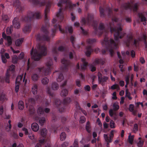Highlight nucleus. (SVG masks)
Segmentation results:
<instances>
[{
	"instance_id": "21",
	"label": "nucleus",
	"mask_w": 147,
	"mask_h": 147,
	"mask_svg": "<svg viewBox=\"0 0 147 147\" xmlns=\"http://www.w3.org/2000/svg\"><path fill=\"white\" fill-rule=\"evenodd\" d=\"M138 15L139 18H141V21L143 22V24L145 25L146 24V18L143 16L142 13H138Z\"/></svg>"
},
{
	"instance_id": "16",
	"label": "nucleus",
	"mask_w": 147,
	"mask_h": 147,
	"mask_svg": "<svg viewBox=\"0 0 147 147\" xmlns=\"http://www.w3.org/2000/svg\"><path fill=\"white\" fill-rule=\"evenodd\" d=\"M65 48L62 46H60L59 47L58 49V50H57L56 48H53L52 50V51L53 53L56 55L58 54V51H61V52H65Z\"/></svg>"
},
{
	"instance_id": "43",
	"label": "nucleus",
	"mask_w": 147,
	"mask_h": 147,
	"mask_svg": "<svg viewBox=\"0 0 147 147\" xmlns=\"http://www.w3.org/2000/svg\"><path fill=\"white\" fill-rule=\"evenodd\" d=\"M18 59V58L16 55H14L12 58V61L13 63H17Z\"/></svg>"
},
{
	"instance_id": "57",
	"label": "nucleus",
	"mask_w": 147,
	"mask_h": 147,
	"mask_svg": "<svg viewBox=\"0 0 147 147\" xmlns=\"http://www.w3.org/2000/svg\"><path fill=\"white\" fill-rule=\"evenodd\" d=\"M19 84H20L16 83V86L15 87V91L16 92H18L19 91Z\"/></svg>"
},
{
	"instance_id": "11",
	"label": "nucleus",
	"mask_w": 147,
	"mask_h": 147,
	"mask_svg": "<svg viewBox=\"0 0 147 147\" xmlns=\"http://www.w3.org/2000/svg\"><path fill=\"white\" fill-rule=\"evenodd\" d=\"M35 103L34 99L32 98H29L28 100V102H26V104L27 105V107L29 106V112L30 114L32 116H35L36 114V111L33 106Z\"/></svg>"
},
{
	"instance_id": "18",
	"label": "nucleus",
	"mask_w": 147,
	"mask_h": 147,
	"mask_svg": "<svg viewBox=\"0 0 147 147\" xmlns=\"http://www.w3.org/2000/svg\"><path fill=\"white\" fill-rule=\"evenodd\" d=\"M12 23L13 26L15 28L18 29L20 28V25L18 18H15L13 20Z\"/></svg>"
},
{
	"instance_id": "37",
	"label": "nucleus",
	"mask_w": 147,
	"mask_h": 147,
	"mask_svg": "<svg viewBox=\"0 0 147 147\" xmlns=\"http://www.w3.org/2000/svg\"><path fill=\"white\" fill-rule=\"evenodd\" d=\"M45 121V119L44 117H41L39 119V124L41 126L43 125Z\"/></svg>"
},
{
	"instance_id": "4",
	"label": "nucleus",
	"mask_w": 147,
	"mask_h": 147,
	"mask_svg": "<svg viewBox=\"0 0 147 147\" xmlns=\"http://www.w3.org/2000/svg\"><path fill=\"white\" fill-rule=\"evenodd\" d=\"M41 18V13L39 11H36L34 13L33 12L29 11L26 16H22L20 18L21 21L28 24L23 28V32L25 33L30 32L31 30L32 23L34 20L35 19H39Z\"/></svg>"
},
{
	"instance_id": "61",
	"label": "nucleus",
	"mask_w": 147,
	"mask_h": 147,
	"mask_svg": "<svg viewBox=\"0 0 147 147\" xmlns=\"http://www.w3.org/2000/svg\"><path fill=\"white\" fill-rule=\"evenodd\" d=\"M74 147H78V141L77 139H75L74 143Z\"/></svg>"
},
{
	"instance_id": "33",
	"label": "nucleus",
	"mask_w": 147,
	"mask_h": 147,
	"mask_svg": "<svg viewBox=\"0 0 147 147\" xmlns=\"http://www.w3.org/2000/svg\"><path fill=\"white\" fill-rule=\"evenodd\" d=\"M2 19L3 20L5 23H7L9 21V18L7 15H3Z\"/></svg>"
},
{
	"instance_id": "62",
	"label": "nucleus",
	"mask_w": 147,
	"mask_h": 147,
	"mask_svg": "<svg viewBox=\"0 0 147 147\" xmlns=\"http://www.w3.org/2000/svg\"><path fill=\"white\" fill-rule=\"evenodd\" d=\"M134 105L132 104H130L129 105V110L131 111L132 112L134 109Z\"/></svg>"
},
{
	"instance_id": "3",
	"label": "nucleus",
	"mask_w": 147,
	"mask_h": 147,
	"mask_svg": "<svg viewBox=\"0 0 147 147\" xmlns=\"http://www.w3.org/2000/svg\"><path fill=\"white\" fill-rule=\"evenodd\" d=\"M34 5L40 6L45 5L46 4V8L45 10V25H43L41 28L42 33H38L36 36V40L38 41L42 42L44 41H49L50 40L49 36V32L48 28L49 24L48 22L47 15L50 12V8L51 6L52 2L46 0H29Z\"/></svg>"
},
{
	"instance_id": "53",
	"label": "nucleus",
	"mask_w": 147,
	"mask_h": 147,
	"mask_svg": "<svg viewBox=\"0 0 147 147\" xmlns=\"http://www.w3.org/2000/svg\"><path fill=\"white\" fill-rule=\"evenodd\" d=\"M111 88L113 90L115 89L116 88L118 90L119 89V86L118 85L114 84L111 87Z\"/></svg>"
},
{
	"instance_id": "30",
	"label": "nucleus",
	"mask_w": 147,
	"mask_h": 147,
	"mask_svg": "<svg viewBox=\"0 0 147 147\" xmlns=\"http://www.w3.org/2000/svg\"><path fill=\"white\" fill-rule=\"evenodd\" d=\"M134 135H131V133L129 134V136H128V139L129 140V142L131 144H132L134 141Z\"/></svg>"
},
{
	"instance_id": "48",
	"label": "nucleus",
	"mask_w": 147,
	"mask_h": 147,
	"mask_svg": "<svg viewBox=\"0 0 147 147\" xmlns=\"http://www.w3.org/2000/svg\"><path fill=\"white\" fill-rule=\"evenodd\" d=\"M15 65L12 64L9 67V70L11 71H15Z\"/></svg>"
},
{
	"instance_id": "59",
	"label": "nucleus",
	"mask_w": 147,
	"mask_h": 147,
	"mask_svg": "<svg viewBox=\"0 0 147 147\" xmlns=\"http://www.w3.org/2000/svg\"><path fill=\"white\" fill-rule=\"evenodd\" d=\"M74 51L70 52L69 54V57L70 59H72L74 57Z\"/></svg>"
},
{
	"instance_id": "49",
	"label": "nucleus",
	"mask_w": 147,
	"mask_h": 147,
	"mask_svg": "<svg viewBox=\"0 0 147 147\" xmlns=\"http://www.w3.org/2000/svg\"><path fill=\"white\" fill-rule=\"evenodd\" d=\"M113 109L115 111H117L119 108V106L116 103H114L113 105Z\"/></svg>"
},
{
	"instance_id": "40",
	"label": "nucleus",
	"mask_w": 147,
	"mask_h": 147,
	"mask_svg": "<svg viewBox=\"0 0 147 147\" xmlns=\"http://www.w3.org/2000/svg\"><path fill=\"white\" fill-rule=\"evenodd\" d=\"M47 94H49V96L52 97L53 96V93L52 92L49 87L48 86L47 87Z\"/></svg>"
},
{
	"instance_id": "8",
	"label": "nucleus",
	"mask_w": 147,
	"mask_h": 147,
	"mask_svg": "<svg viewBox=\"0 0 147 147\" xmlns=\"http://www.w3.org/2000/svg\"><path fill=\"white\" fill-rule=\"evenodd\" d=\"M47 130L46 128H42L40 131V134L43 137L42 139L39 140V144H36L35 147H41V145L44 144L45 147H51L50 141L49 138L46 140L45 138L47 135Z\"/></svg>"
},
{
	"instance_id": "52",
	"label": "nucleus",
	"mask_w": 147,
	"mask_h": 147,
	"mask_svg": "<svg viewBox=\"0 0 147 147\" xmlns=\"http://www.w3.org/2000/svg\"><path fill=\"white\" fill-rule=\"evenodd\" d=\"M1 58L3 63H6L7 60L5 57L4 55L3 54H1Z\"/></svg>"
},
{
	"instance_id": "41",
	"label": "nucleus",
	"mask_w": 147,
	"mask_h": 147,
	"mask_svg": "<svg viewBox=\"0 0 147 147\" xmlns=\"http://www.w3.org/2000/svg\"><path fill=\"white\" fill-rule=\"evenodd\" d=\"M37 112L38 115H40L43 113L44 110L41 107H39L37 109Z\"/></svg>"
},
{
	"instance_id": "60",
	"label": "nucleus",
	"mask_w": 147,
	"mask_h": 147,
	"mask_svg": "<svg viewBox=\"0 0 147 147\" xmlns=\"http://www.w3.org/2000/svg\"><path fill=\"white\" fill-rule=\"evenodd\" d=\"M76 85L78 87H80L81 86V83L80 80L77 79L76 81Z\"/></svg>"
},
{
	"instance_id": "42",
	"label": "nucleus",
	"mask_w": 147,
	"mask_h": 147,
	"mask_svg": "<svg viewBox=\"0 0 147 147\" xmlns=\"http://www.w3.org/2000/svg\"><path fill=\"white\" fill-rule=\"evenodd\" d=\"M12 26H11L9 27H8L6 30L7 34H11L12 32Z\"/></svg>"
},
{
	"instance_id": "39",
	"label": "nucleus",
	"mask_w": 147,
	"mask_h": 147,
	"mask_svg": "<svg viewBox=\"0 0 147 147\" xmlns=\"http://www.w3.org/2000/svg\"><path fill=\"white\" fill-rule=\"evenodd\" d=\"M104 138L106 141L107 142H111L112 141V139H110V138H109H109L108 136H107V135L104 134Z\"/></svg>"
},
{
	"instance_id": "63",
	"label": "nucleus",
	"mask_w": 147,
	"mask_h": 147,
	"mask_svg": "<svg viewBox=\"0 0 147 147\" xmlns=\"http://www.w3.org/2000/svg\"><path fill=\"white\" fill-rule=\"evenodd\" d=\"M24 57V53L23 52H22L19 55L18 57L20 59H23Z\"/></svg>"
},
{
	"instance_id": "58",
	"label": "nucleus",
	"mask_w": 147,
	"mask_h": 147,
	"mask_svg": "<svg viewBox=\"0 0 147 147\" xmlns=\"http://www.w3.org/2000/svg\"><path fill=\"white\" fill-rule=\"evenodd\" d=\"M125 96L128 97V99L131 100L132 99L131 97L130 96L129 93L127 91H126Z\"/></svg>"
},
{
	"instance_id": "9",
	"label": "nucleus",
	"mask_w": 147,
	"mask_h": 147,
	"mask_svg": "<svg viewBox=\"0 0 147 147\" xmlns=\"http://www.w3.org/2000/svg\"><path fill=\"white\" fill-rule=\"evenodd\" d=\"M71 101V99L69 97L64 99L63 103H61L59 99H56L55 100V104L56 107L58 109L59 111L60 112H63L65 111L66 105L70 102Z\"/></svg>"
},
{
	"instance_id": "35",
	"label": "nucleus",
	"mask_w": 147,
	"mask_h": 147,
	"mask_svg": "<svg viewBox=\"0 0 147 147\" xmlns=\"http://www.w3.org/2000/svg\"><path fill=\"white\" fill-rule=\"evenodd\" d=\"M66 135L64 132H62L60 135V140L61 141H63L66 138Z\"/></svg>"
},
{
	"instance_id": "51",
	"label": "nucleus",
	"mask_w": 147,
	"mask_h": 147,
	"mask_svg": "<svg viewBox=\"0 0 147 147\" xmlns=\"http://www.w3.org/2000/svg\"><path fill=\"white\" fill-rule=\"evenodd\" d=\"M129 75H128L125 76V81L126 82V84H128L129 83Z\"/></svg>"
},
{
	"instance_id": "64",
	"label": "nucleus",
	"mask_w": 147,
	"mask_h": 147,
	"mask_svg": "<svg viewBox=\"0 0 147 147\" xmlns=\"http://www.w3.org/2000/svg\"><path fill=\"white\" fill-rule=\"evenodd\" d=\"M84 89L86 91H89L90 90V87L89 85H86L84 87Z\"/></svg>"
},
{
	"instance_id": "7",
	"label": "nucleus",
	"mask_w": 147,
	"mask_h": 147,
	"mask_svg": "<svg viewBox=\"0 0 147 147\" xmlns=\"http://www.w3.org/2000/svg\"><path fill=\"white\" fill-rule=\"evenodd\" d=\"M105 62V59H96L92 63L88 65V62L83 58V70L86 69L88 66L91 71H94L96 70V65L99 64L103 65Z\"/></svg>"
},
{
	"instance_id": "36",
	"label": "nucleus",
	"mask_w": 147,
	"mask_h": 147,
	"mask_svg": "<svg viewBox=\"0 0 147 147\" xmlns=\"http://www.w3.org/2000/svg\"><path fill=\"white\" fill-rule=\"evenodd\" d=\"M64 79V77L62 74L60 73L59 75L58 78L57 79V81L58 82H61Z\"/></svg>"
},
{
	"instance_id": "1",
	"label": "nucleus",
	"mask_w": 147,
	"mask_h": 147,
	"mask_svg": "<svg viewBox=\"0 0 147 147\" xmlns=\"http://www.w3.org/2000/svg\"><path fill=\"white\" fill-rule=\"evenodd\" d=\"M99 11L100 16L101 18L105 17L106 13L109 16L111 17L112 18L111 22L107 24L101 23L98 30V22L97 21L94 20V14L89 13L86 19L83 18V24L87 23L94 26V31L93 34L94 36L97 35L100 36L102 34H103L104 38L101 41V43L102 46L105 47L106 50H102V53L104 54L106 51H108L109 52L110 55L112 56L114 54L113 49H117L118 40L119 39L122 38L125 34L122 32L123 26L121 23L122 22L124 19L118 20L113 13L112 9L109 7L107 8L105 11L100 7Z\"/></svg>"
},
{
	"instance_id": "20",
	"label": "nucleus",
	"mask_w": 147,
	"mask_h": 147,
	"mask_svg": "<svg viewBox=\"0 0 147 147\" xmlns=\"http://www.w3.org/2000/svg\"><path fill=\"white\" fill-rule=\"evenodd\" d=\"M132 35H127V36L126 40L124 41V42L127 47H129L130 45L131 41L132 40Z\"/></svg>"
},
{
	"instance_id": "2",
	"label": "nucleus",
	"mask_w": 147,
	"mask_h": 147,
	"mask_svg": "<svg viewBox=\"0 0 147 147\" xmlns=\"http://www.w3.org/2000/svg\"><path fill=\"white\" fill-rule=\"evenodd\" d=\"M78 6L79 2H77L76 4H72L70 1L69 0H59V2L57 4L58 7H60L59 12L57 13L56 16L58 20H59V22L55 24L54 25V29L52 30V36H53L55 35L56 31L58 29H59L60 32L63 33H65L67 32V30L71 34L73 32V29L71 26L66 27L65 30L61 28V26L59 24V22H61L63 20L64 16L62 11H66L68 10L69 11L73 10L74 7L76 6V5Z\"/></svg>"
},
{
	"instance_id": "27",
	"label": "nucleus",
	"mask_w": 147,
	"mask_h": 147,
	"mask_svg": "<svg viewBox=\"0 0 147 147\" xmlns=\"http://www.w3.org/2000/svg\"><path fill=\"white\" fill-rule=\"evenodd\" d=\"M86 129L88 133H90L91 127L90 124V122L88 121L87 122L86 125Z\"/></svg>"
},
{
	"instance_id": "22",
	"label": "nucleus",
	"mask_w": 147,
	"mask_h": 147,
	"mask_svg": "<svg viewBox=\"0 0 147 147\" xmlns=\"http://www.w3.org/2000/svg\"><path fill=\"white\" fill-rule=\"evenodd\" d=\"M98 80L99 82L100 83L106 82L108 79V77L105 76L102 77V76H98Z\"/></svg>"
},
{
	"instance_id": "55",
	"label": "nucleus",
	"mask_w": 147,
	"mask_h": 147,
	"mask_svg": "<svg viewBox=\"0 0 147 147\" xmlns=\"http://www.w3.org/2000/svg\"><path fill=\"white\" fill-rule=\"evenodd\" d=\"M144 141L143 140H140L137 143V145L139 147H142Z\"/></svg>"
},
{
	"instance_id": "56",
	"label": "nucleus",
	"mask_w": 147,
	"mask_h": 147,
	"mask_svg": "<svg viewBox=\"0 0 147 147\" xmlns=\"http://www.w3.org/2000/svg\"><path fill=\"white\" fill-rule=\"evenodd\" d=\"M67 120V117H62L61 118V122L63 123H64Z\"/></svg>"
},
{
	"instance_id": "47",
	"label": "nucleus",
	"mask_w": 147,
	"mask_h": 147,
	"mask_svg": "<svg viewBox=\"0 0 147 147\" xmlns=\"http://www.w3.org/2000/svg\"><path fill=\"white\" fill-rule=\"evenodd\" d=\"M12 147H24V146L22 144H20L17 146L16 143H14L12 145Z\"/></svg>"
},
{
	"instance_id": "10",
	"label": "nucleus",
	"mask_w": 147,
	"mask_h": 147,
	"mask_svg": "<svg viewBox=\"0 0 147 147\" xmlns=\"http://www.w3.org/2000/svg\"><path fill=\"white\" fill-rule=\"evenodd\" d=\"M138 3H136L134 4L132 1H131L130 3H125L122 4L121 6L120 9L121 13H122L125 9H129L130 10H133L134 11L137 12Z\"/></svg>"
},
{
	"instance_id": "44",
	"label": "nucleus",
	"mask_w": 147,
	"mask_h": 147,
	"mask_svg": "<svg viewBox=\"0 0 147 147\" xmlns=\"http://www.w3.org/2000/svg\"><path fill=\"white\" fill-rule=\"evenodd\" d=\"M75 38L73 36H71L70 38V40L72 44L73 47L75 48H76V47L74 44V42L75 41Z\"/></svg>"
},
{
	"instance_id": "45",
	"label": "nucleus",
	"mask_w": 147,
	"mask_h": 147,
	"mask_svg": "<svg viewBox=\"0 0 147 147\" xmlns=\"http://www.w3.org/2000/svg\"><path fill=\"white\" fill-rule=\"evenodd\" d=\"M138 126L137 124L136 123L134 125L133 132L136 133L138 130Z\"/></svg>"
},
{
	"instance_id": "32",
	"label": "nucleus",
	"mask_w": 147,
	"mask_h": 147,
	"mask_svg": "<svg viewBox=\"0 0 147 147\" xmlns=\"http://www.w3.org/2000/svg\"><path fill=\"white\" fill-rule=\"evenodd\" d=\"M68 91L67 89H63L61 92V96H65L68 94Z\"/></svg>"
},
{
	"instance_id": "31",
	"label": "nucleus",
	"mask_w": 147,
	"mask_h": 147,
	"mask_svg": "<svg viewBox=\"0 0 147 147\" xmlns=\"http://www.w3.org/2000/svg\"><path fill=\"white\" fill-rule=\"evenodd\" d=\"M49 81V79L46 77L43 78L41 80L42 83L43 85H46L47 84Z\"/></svg>"
},
{
	"instance_id": "15",
	"label": "nucleus",
	"mask_w": 147,
	"mask_h": 147,
	"mask_svg": "<svg viewBox=\"0 0 147 147\" xmlns=\"http://www.w3.org/2000/svg\"><path fill=\"white\" fill-rule=\"evenodd\" d=\"M10 74L7 70L6 73L5 77L1 78V82L2 83H3L5 81L6 82L9 83L10 82Z\"/></svg>"
},
{
	"instance_id": "54",
	"label": "nucleus",
	"mask_w": 147,
	"mask_h": 147,
	"mask_svg": "<svg viewBox=\"0 0 147 147\" xmlns=\"http://www.w3.org/2000/svg\"><path fill=\"white\" fill-rule=\"evenodd\" d=\"M110 127L112 128H114L115 127V123L113 120H111L110 122Z\"/></svg>"
},
{
	"instance_id": "46",
	"label": "nucleus",
	"mask_w": 147,
	"mask_h": 147,
	"mask_svg": "<svg viewBox=\"0 0 147 147\" xmlns=\"http://www.w3.org/2000/svg\"><path fill=\"white\" fill-rule=\"evenodd\" d=\"M141 40V39L140 38L138 39L135 40L134 42V44L135 46L137 47L139 44V41Z\"/></svg>"
},
{
	"instance_id": "29",
	"label": "nucleus",
	"mask_w": 147,
	"mask_h": 147,
	"mask_svg": "<svg viewBox=\"0 0 147 147\" xmlns=\"http://www.w3.org/2000/svg\"><path fill=\"white\" fill-rule=\"evenodd\" d=\"M23 38H19L17 39L15 42V44L16 46H20L23 42Z\"/></svg>"
},
{
	"instance_id": "13",
	"label": "nucleus",
	"mask_w": 147,
	"mask_h": 147,
	"mask_svg": "<svg viewBox=\"0 0 147 147\" xmlns=\"http://www.w3.org/2000/svg\"><path fill=\"white\" fill-rule=\"evenodd\" d=\"M26 74V73L25 74V76L23 78V75H22L18 76L16 78V83L21 84L24 83L25 85L27 82V80L26 79H25V76Z\"/></svg>"
},
{
	"instance_id": "19",
	"label": "nucleus",
	"mask_w": 147,
	"mask_h": 147,
	"mask_svg": "<svg viewBox=\"0 0 147 147\" xmlns=\"http://www.w3.org/2000/svg\"><path fill=\"white\" fill-rule=\"evenodd\" d=\"M92 51L93 50L91 48V47L89 46H88L86 48L84 51V53L86 56L88 57L90 56Z\"/></svg>"
},
{
	"instance_id": "24",
	"label": "nucleus",
	"mask_w": 147,
	"mask_h": 147,
	"mask_svg": "<svg viewBox=\"0 0 147 147\" xmlns=\"http://www.w3.org/2000/svg\"><path fill=\"white\" fill-rule=\"evenodd\" d=\"M38 86L36 84H34L32 88V92L33 94L35 95L37 94L38 91Z\"/></svg>"
},
{
	"instance_id": "6",
	"label": "nucleus",
	"mask_w": 147,
	"mask_h": 147,
	"mask_svg": "<svg viewBox=\"0 0 147 147\" xmlns=\"http://www.w3.org/2000/svg\"><path fill=\"white\" fill-rule=\"evenodd\" d=\"M36 47L38 50L36 49L34 50L33 47L31 51L30 54L34 61H39L42 56L47 55V49L45 45H42L40 44H38Z\"/></svg>"
},
{
	"instance_id": "28",
	"label": "nucleus",
	"mask_w": 147,
	"mask_h": 147,
	"mask_svg": "<svg viewBox=\"0 0 147 147\" xmlns=\"http://www.w3.org/2000/svg\"><path fill=\"white\" fill-rule=\"evenodd\" d=\"M18 107L19 109L22 110L24 108L23 102L22 100L19 101L18 103Z\"/></svg>"
},
{
	"instance_id": "12",
	"label": "nucleus",
	"mask_w": 147,
	"mask_h": 147,
	"mask_svg": "<svg viewBox=\"0 0 147 147\" xmlns=\"http://www.w3.org/2000/svg\"><path fill=\"white\" fill-rule=\"evenodd\" d=\"M61 62L63 65L61 67V69L63 71H67L68 67L71 65L70 62L69 60L64 58L61 60Z\"/></svg>"
},
{
	"instance_id": "14",
	"label": "nucleus",
	"mask_w": 147,
	"mask_h": 147,
	"mask_svg": "<svg viewBox=\"0 0 147 147\" xmlns=\"http://www.w3.org/2000/svg\"><path fill=\"white\" fill-rule=\"evenodd\" d=\"M13 6L17 7L16 9L19 12H22L24 10V7L21 5V3L18 0H11Z\"/></svg>"
},
{
	"instance_id": "34",
	"label": "nucleus",
	"mask_w": 147,
	"mask_h": 147,
	"mask_svg": "<svg viewBox=\"0 0 147 147\" xmlns=\"http://www.w3.org/2000/svg\"><path fill=\"white\" fill-rule=\"evenodd\" d=\"M96 40L95 39H88L87 40V43L89 45H91L95 42Z\"/></svg>"
},
{
	"instance_id": "17",
	"label": "nucleus",
	"mask_w": 147,
	"mask_h": 147,
	"mask_svg": "<svg viewBox=\"0 0 147 147\" xmlns=\"http://www.w3.org/2000/svg\"><path fill=\"white\" fill-rule=\"evenodd\" d=\"M3 37L7 41V45L8 46H10L12 43V40L11 36H7L4 32H3L2 34Z\"/></svg>"
},
{
	"instance_id": "50",
	"label": "nucleus",
	"mask_w": 147,
	"mask_h": 147,
	"mask_svg": "<svg viewBox=\"0 0 147 147\" xmlns=\"http://www.w3.org/2000/svg\"><path fill=\"white\" fill-rule=\"evenodd\" d=\"M71 21L73 22H74L76 19V16L73 12H71Z\"/></svg>"
},
{
	"instance_id": "38",
	"label": "nucleus",
	"mask_w": 147,
	"mask_h": 147,
	"mask_svg": "<svg viewBox=\"0 0 147 147\" xmlns=\"http://www.w3.org/2000/svg\"><path fill=\"white\" fill-rule=\"evenodd\" d=\"M104 138L106 141L107 142H111L112 141V139H110V138H109H109L108 136H107V135L104 134Z\"/></svg>"
},
{
	"instance_id": "23",
	"label": "nucleus",
	"mask_w": 147,
	"mask_h": 147,
	"mask_svg": "<svg viewBox=\"0 0 147 147\" xmlns=\"http://www.w3.org/2000/svg\"><path fill=\"white\" fill-rule=\"evenodd\" d=\"M31 128L34 131L36 132L39 129L38 125L36 123H33L31 125Z\"/></svg>"
},
{
	"instance_id": "25",
	"label": "nucleus",
	"mask_w": 147,
	"mask_h": 147,
	"mask_svg": "<svg viewBox=\"0 0 147 147\" xmlns=\"http://www.w3.org/2000/svg\"><path fill=\"white\" fill-rule=\"evenodd\" d=\"M51 87L52 90H56L59 88V84L56 82H54L52 84Z\"/></svg>"
},
{
	"instance_id": "5",
	"label": "nucleus",
	"mask_w": 147,
	"mask_h": 147,
	"mask_svg": "<svg viewBox=\"0 0 147 147\" xmlns=\"http://www.w3.org/2000/svg\"><path fill=\"white\" fill-rule=\"evenodd\" d=\"M52 64V61L51 60L47 63L46 67H38L36 69L35 71L38 72V74L33 73L31 77L32 80L34 82L37 81L40 78L39 74L41 73L45 76L49 75L50 72L51 67Z\"/></svg>"
},
{
	"instance_id": "26",
	"label": "nucleus",
	"mask_w": 147,
	"mask_h": 147,
	"mask_svg": "<svg viewBox=\"0 0 147 147\" xmlns=\"http://www.w3.org/2000/svg\"><path fill=\"white\" fill-rule=\"evenodd\" d=\"M23 131L24 132V134L25 135H28V137L29 138L31 139H32L34 138V136H30L28 130L25 127H23L22 129Z\"/></svg>"
}]
</instances>
